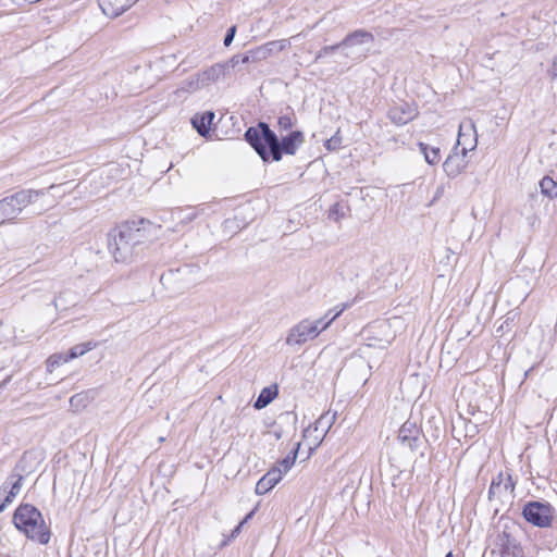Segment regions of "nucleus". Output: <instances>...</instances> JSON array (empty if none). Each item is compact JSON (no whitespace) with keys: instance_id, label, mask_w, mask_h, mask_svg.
<instances>
[{"instance_id":"393cba45","label":"nucleus","mask_w":557,"mask_h":557,"mask_svg":"<svg viewBox=\"0 0 557 557\" xmlns=\"http://www.w3.org/2000/svg\"><path fill=\"white\" fill-rule=\"evenodd\" d=\"M540 187L543 195L553 199L557 197V183L549 176H544L540 181Z\"/></svg>"},{"instance_id":"6e6552de","label":"nucleus","mask_w":557,"mask_h":557,"mask_svg":"<svg viewBox=\"0 0 557 557\" xmlns=\"http://www.w3.org/2000/svg\"><path fill=\"white\" fill-rule=\"evenodd\" d=\"M397 437L401 445L408 447L412 451L419 448L424 442L420 428L416 422L410 420H407L401 425Z\"/></svg>"},{"instance_id":"cd10ccee","label":"nucleus","mask_w":557,"mask_h":557,"mask_svg":"<svg viewBox=\"0 0 557 557\" xmlns=\"http://www.w3.org/2000/svg\"><path fill=\"white\" fill-rule=\"evenodd\" d=\"M296 123L295 113L284 114L277 119V127L280 132L289 131Z\"/></svg>"},{"instance_id":"c9c22d12","label":"nucleus","mask_w":557,"mask_h":557,"mask_svg":"<svg viewBox=\"0 0 557 557\" xmlns=\"http://www.w3.org/2000/svg\"><path fill=\"white\" fill-rule=\"evenodd\" d=\"M15 478V475H12L10 474L7 480L3 482V484L1 485L0 487V495L2 493H7L9 492V490L11 488V480H13Z\"/></svg>"},{"instance_id":"f8f14e48","label":"nucleus","mask_w":557,"mask_h":557,"mask_svg":"<svg viewBox=\"0 0 557 557\" xmlns=\"http://www.w3.org/2000/svg\"><path fill=\"white\" fill-rule=\"evenodd\" d=\"M516 487V482L512 480L510 473L499 472L491 483L488 488V498H493L497 495H502L503 493L512 494Z\"/></svg>"},{"instance_id":"dca6fc26","label":"nucleus","mask_w":557,"mask_h":557,"mask_svg":"<svg viewBox=\"0 0 557 557\" xmlns=\"http://www.w3.org/2000/svg\"><path fill=\"white\" fill-rule=\"evenodd\" d=\"M199 73L201 75V81L203 82L206 87L209 86L211 83L224 78L227 75L226 65H223V63L213 64L212 66Z\"/></svg>"},{"instance_id":"9d476101","label":"nucleus","mask_w":557,"mask_h":557,"mask_svg":"<svg viewBox=\"0 0 557 557\" xmlns=\"http://www.w3.org/2000/svg\"><path fill=\"white\" fill-rule=\"evenodd\" d=\"M467 154L454 147L443 163V170L449 178H455L467 169Z\"/></svg>"},{"instance_id":"473e14b6","label":"nucleus","mask_w":557,"mask_h":557,"mask_svg":"<svg viewBox=\"0 0 557 557\" xmlns=\"http://www.w3.org/2000/svg\"><path fill=\"white\" fill-rule=\"evenodd\" d=\"M342 138L336 134L325 141V148L330 151H334L339 148Z\"/></svg>"},{"instance_id":"f704fd0d","label":"nucleus","mask_w":557,"mask_h":557,"mask_svg":"<svg viewBox=\"0 0 557 557\" xmlns=\"http://www.w3.org/2000/svg\"><path fill=\"white\" fill-rule=\"evenodd\" d=\"M235 34H236V26H231L225 34V37L223 40L224 46L228 47L233 42Z\"/></svg>"},{"instance_id":"7c9ffc66","label":"nucleus","mask_w":557,"mask_h":557,"mask_svg":"<svg viewBox=\"0 0 557 557\" xmlns=\"http://www.w3.org/2000/svg\"><path fill=\"white\" fill-rule=\"evenodd\" d=\"M69 359L66 355L53 354L47 360V370L49 372H52L55 367H59L60 364L65 363Z\"/></svg>"},{"instance_id":"bb28decb","label":"nucleus","mask_w":557,"mask_h":557,"mask_svg":"<svg viewBox=\"0 0 557 557\" xmlns=\"http://www.w3.org/2000/svg\"><path fill=\"white\" fill-rule=\"evenodd\" d=\"M262 60H265V53L259 46V47H256V48L247 51L244 54V59H242V63L243 64L249 63V62L256 63V62H260Z\"/></svg>"},{"instance_id":"e433bc0d","label":"nucleus","mask_w":557,"mask_h":557,"mask_svg":"<svg viewBox=\"0 0 557 557\" xmlns=\"http://www.w3.org/2000/svg\"><path fill=\"white\" fill-rule=\"evenodd\" d=\"M82 400H83V395L76 394L70 398V404H71V406H77L78 404H81Z\"/></svg>"},{"instance_id":"5701e85b","label":"nucleus","mask_w":557,"mask_h":557,"mask_svg":"<svg viewBox=\"0 0 557 557\" xmlns=\"http://www.w3.org/2000/svg\"><path fill=\"white\" fill-rule=\"evenodd\" d=\"M418 147L430 165L437 164L441 161V150L438 147H431L422 141L418 144Z\"/></svg>"},{"instance_id":"b1692460","label":"nucleus","mask_w":557,"mask_h":557,"mask_svg":"<svg viewBox=\"0 0 557 557\" xmlns=\"http://www.w3.org/2000/svg\"><path fill=\"white\" fill-rule=\"evenodd\" d=\"M260 47L265 53V59H268L273 53L281 52L289 48L290 41L288 39L272 40L264 45H261Z\"/></svg>"},{"instance_id":"c756f323","label":"nucleus","mask_w":557,"mask_h":557,"mask_svg":"<svg viewBox=\"0 0 557 557\" xmlns=\"http://www.w3.org/2000/svg\"><path fill=\"white\" fill-rule=\"evenodd\" d=\"M346 305H344L339 310H337L334 314H332L331 319L330 320H325V318H320L315 321H312L313 324H317V329L319 331V334L321 332H323L324 330H326L331 323L342 314V312L346 309Z\"/></svg>"},{"instance_id":"4be33fe9","label":"nucleus","mask_w":557,"mask_h":557,"mask_svg":"<svg viewBox=\"0 0 557 557\" xmlns=\"http://www.w3.org/2000/svg\"><path fill=\"white\" fill-rule=\"evenodd\" d=\"M463 428L465 431V437L473 438L479 433V426L476 423H473L471 420L466 418L462 413H459V417L456 421V424H454V431L457 430V428Z\"/></svg>"},{"instance_id":"4c0bfd02","label":"nucleus","mask_w":557,"mask_h":557,"mask_svg":"<svg viewBox=\"0 0 557 557\" xmlns=\"http://www.w3.org/2000/svg\"><path fill=\"white\" fill-rule=\"evenodd\" d=\"M242 528H243V525L240 523H238V525L235 527V529L232 531L228 540L237 537L242 531Z\"/></svg>"},{"instance_id":"7ed1b4c3","label":"nucleus","mask_w":557,"mask_h":557,"mask_svg":"<svg viewBox=\"0 0 557 557\" xmlns=\"http://www.w3.org/2000/svg\"><path fill=\"white\" fill-rule=\"evenodd\" d=\"M15 528L27 539L39 544H48L51 532L41 512L32 504H20L13 513Z\"/></svg>"},{"instance_id":"58836bf2","label":"nucleus","mask_w":557,"mask_h":557,"mask_svg":"<svg viewBox=\"0 0 557 557\" xmlns=\"http://www.w3.org/2000/svg\"><path fill=\"white\" fill-rule=\"evenodd\" d=\"M552 76L557 78V55L553 60L552 64Z\"/></svg>"},{"instance_id":"f03ea898","label":"nucleus","mask_w":557,"mask_h":557,"mask_svg":"<svg viewBox=\"0 0 557 557\" xmlns=\"http://www.w3.org/2000/svg\"><path fill=\"white\" fill-rule=\"evenodd\" d=\"M153 225L145 219L126 221L108 234V246L116 262H131L150 242Z\"/></svg>"},{"instance_id":"a19ab883","label":"nucleus","mask_w":557,"mask_h":557,"mask_svg":"<svg viewBox=\"0 0 557 557\" xmlns=\"http://www.w3.org/2000/svg\"><path fill=\"white\" fill-rule=\"evenodd\" d=\"M10 380H11V376H8L5 380H3L0 383V389L4 388L7 386V384L10 382Z\"/></svg>"},{"instance_id":"37998d69","label":"nucleus","mask_w":557,"mask_h":557,"mask_svg":"<svg viewBox=\"0 0 557 557\" xmlns=\"http://www.w3.org/2000/svg\"><path fill=\"white\" fill-rule=\"evenodd\" d=\"M338 207H339L338 203L333 205L331 210H330L331 213H336L337 214L338 213Z\"/></svg>"},{"instance_id":"de8ad7c7","label":"nucleus","mask_w":557,"mask_h":557,"mask_svg":"<svg viewBox=\"0 0 557 557\" xmlns=\"http://www.w3.org/2000/svg\"><path fill=\"white\" fill-rule=\"evenodd\" d=\"M445 557H454V556H453V553L449 552V553H447V555Z\"/></svg>"},{"instance_id":"72a5a7b5","label":"nucleus","mask_w":557,"mask_h":557,"mask_svg":"<svg viewBox=\"0 0 557 557\" xmlns=\"http://www.w3.org/2000/svg\"><path fill=\"white\" fill-rule=\"evenodd\" d=\"M242 59H244V54H235L233 55L228 62L223 63V65H226V72H230V69H234L236 65L242 63Z\"/></svg>"},{"instance_id":"0eeeda50","label":"nucleus","mask_w":557,"mask_h":557,"mask_svg":"<svg viewBox=\"0 0 557 557\" xmlns=\"http://www.w3.org/2000/svg\"><path fill=\"white\" fill-rule=\"evenodd\" d=\"M496 546L500 557H523L524 550L520 542L511 534L508 527L497 534Z\"/></svg>"},{"instance_id":"2eb2a0df","label":"nucleus","mask_w":557,"mask_h":557,"mask_svg":"<svg viewBox=\"0 0 557 557\" xmlns=\"http://www.w3.org/2000/svg\"><path fill=\"white\" fill-rule=\"evenodd\" d=\"M98 4L102 13L110 18L117 17L129 9L128 0H98Z\"/></svg>"},{"instance_id":"ea45409f","label":"nucleus","mask_w":557,"mask_h":557,"mask_svg":"<svg viewBox=\"0 0 557 557\" xmlns=\"http://www.w3.org/2000/svg\"><path fill=\"white\" fill-rule=\"evenodd\" d=\"M255 509L251 510L249 513L246 515V517L239 522L242 525H244L245 523H247L255 515Z\"/></svg>"},{"instance_id":"49530a36","label":"nucleus","mask_w":557,"mask_h":557,"mask_svg":"<svg viewBox=\"0 0 557 557\" xmlns=\"http://www.w3.org/2000/svg\"><path fill=\"white\" fill-rule=\"evenodd\" d=\"M467 413L468 414H474V409L469 406L468 409H467Z\"/></svg>"},{"instance_id":"a18cd8bd","label":"nucleus","mask_w":557,"mask_h":557,"mask_svg":"<svg viewBox=\"0 0 557 557\" xmlns=\"http://www.w3.org/2000/svg\"><path fill=\"white\" fill-rule=\"evenodd\" d=\"M332 314V310H329L324 315L323 318H325V320H330L331 319V315Z\"/></svg>"},{"instance_id":"c03bdc74","label":"nucleus","mask_w":557,"mask_h":557,"mask_svg":"<svg viewBox=\"0 0 557 557\" xmlns=\"http://www.w3.org/2000/svg\"><path fill=\"white\" fill-rule=\"evenodd\" d=\"M332 314V310H329L324 315L323 318H325V320H330L331 319V315Z\"/></svg>"},{"instance_id":"6ab92c4d","label":"nucleus","mask_w":557,"mask_h":557,"mask_svg":"<svg viewBox=\"0 0 557 557\" xmlns=\"http://www.w3.org/2000/svg\"><path fill=\"white\" fill-rule=\"evenodd\" d=\"M336 420V412H325L314 422V431L320 432L321 440L327 434Z\"/></svg>"},{"instance_id":"a211bd4d","label":"nucleus","mask_w":557,"mask_h":557,"mask_svg":"<svg viewBox=\"0 0 557 557\" xmlns=\"http://www.w3.org/2000/svg\"><path fill=\"white\" fill-rule=\"evenodd\" d=\"M278 394L276 385L264 387L257 397L253 407L258 410L265 408Z\"/></svg>"},{"instance_id":"9b49d317","label":"nucleus","mask_w":557,"mask_h":557,"mask_svg":"<svg viewBox=\"0 0 557 557\" xmlns=\"http://www.w3.org/2000/svg\"><path fill=\"white\" fill-rule=\"evenodd\" d=\"M417 115V107L407 102L392 107L387 113L388 119L396 125H405L416 119Z\"/></svg>"},{"instance_id":"c85d7f7f","label":"nucleus","mask_w":557,"mask_h":557,"mask_svg":"<svg viewBox=\"0 0 557 557\" xmlns=\"http://www.w3.org/2000/svg\"><path fill=\"white\" fill-rule=\"evenodd\" d=\"M299 446L300 444L298 443L296 445V448L293 449L285 458H283L278 463L281 467H283L282 471H283V475L288 472L290 470V468L294 466L295 461H296V458H297V454H298V449H299Z\"/></svg>"},{"instance_id":"4468645a","label":"nucleus","mask_w":557,"mask_h":557,"mask_svg":"<svg viewBox=\"0 0 557 557\" xmlns=\"http://www.w3.org/2000/svg\"><path fill=\"white\" fill-rule=\"evenodd\" d=\"M374 36L372 33L366 29H357L346 35V37L339 42L342 48H351L355 46L373 44Z\"/></svg>"},{"instance_id":"79ce46f5","label":"nucleus","mask_w":557,"mask_h":557,"mask_svg":"<svg viewBox=\"0 0 557 557\" xmlns=\"http://www.w3.org/2000/svg\"><path fill=\"white\" fill-rule=\"evenodd\" d=\"M10 380H11V376H8L5 380H3L0 383V389L4 388L7 386V384L10 382Z\"/></svg>"},{"instance_id":"412c9836","label":"nucleus","mask_w":557,"mask_h":557,"mask_svg":"<svg viewBox=\"0 0 557 557\" xmlns=\"http://www.w3.org/2000/svg\"><path fill=\"white\" fill-rule=\"evenodd\" d=\"M205 84L203 82L201 81V75L200 73H197L196 75L194 76H190L188 77L187 79H185L181 87L176 90V94H181V92H195L199 89H202L205 88Z\"/></svg>"},{"instance_id":"aec40b11","label":"nucleus","mask_w":557,"mask_h":557,"mask_svg":"<svg viewBox=\"0 0 557 557\" xmlns=\"http://www.w3.org/2000/svg\"><path fill=\"white\" fill-rule=\"evenodd\" d=\"M12 475H15L13 480H11V488L8 492V495L3 499V502L0 504V512H2L5 507L12 503L13 498L20 493L23 484V475L12 473Z\"/></svg>"},{"instance_id":"1a4fd4ad","label":"nucleus","mask_w":557,"mask_h":557,"mask_svg":"<svg viewBox=\"0 0 557 557\" xmlns=\"http://www.w3.org/2000/svg\"><path fill=\"white\" fill-rule=\"evenodd\" d=\"M478 144L475 125L472 121L461 123L458 129L457 143L454 147H458L463 154L475 149Z\"/></svg>"},{"instance_id":"20e7f679","label":"nucleus","mask_w":557,"mask_h":557,"mask_svg":"<svg viewBox=\"0 0 557 557\" xmlns=\"http://www.w3.org/2000/svg\"><path fill=\"white\" fill-rule=\"evenodd\" d=\"M45 190L22 189L0 200V225L14 221L28 205L44 196Z\"/></svg>"},{"instance_id":"a878e982","label":"nucleus","mask_w":557,"mask_h":557,"mask_svg":"<svg viewBox=\"0 0 557 557\" xmlns=\"http://www.w3.org/2000/svg\"><path fill=\"white\" fill-rule=\"evenodd\" d=\"M94 347H95V345L91 342L75 345L69 350V352L66 354V357L70 361L72 359H75L77 357L85 355L87 351L91 350Z\"/></svg>"},{"instance_id":"f257e3e1","label":"nucleus","mask_w":557,"mask_h":557,"mask_svg":"<svg viewBox=\"0 0 557 557\" xmlns=\"http://www.w3.org/2000/svg\"><path fill=\"white\" fill-rule=\"evenodd\" d=\"M244 137L263 162L281 161L283 153L294 156L305 143V135L301 131H292L280 140L265 122H259L257 126L248 127Z\"/></svg>"},{"instance_id":"423d86ee","label":"nucleus","mask_w":557,"mask_h":557,"mask_svg":"<svg viewBox=\"0 0 557 557\" xmlns=\"http://www.w3.org/2000/svg\"><path fill=\"white\" fill-rule=\"evenodd\" d=\"M318 336L319 331L317 324H313L309 319H304L289 330L285 342L289 346H296L302 345Z\"/></svg>"},{"instance_id":"2f4dec72","label":"nucleus","mask_w":557,"mask_h":557,"mask_svg":"<svg viewBox=\"0 0 557 557\" xmlns=\"http://www.w3.org/2000/svg\"><path fill=\"white\" fill-rule=\"evenodd\" d=\"M341 44L337 42L335 45H331V46H325L323 47L322 49H320L315 57H314V63L319 62L322 58L326 57V55H330L332 54L333 52L337 51L338 49H341Z\"/></svg>"},{"instance_id":"ddd939ff","label":"nucleus","mask_w":557,"mask_h":557,"mask_svg":"<svg viewBox=\"0 0 557 557\" xmlns=\"http://www.w3.org/2000/svg\"><path fill=\"white\" fill-rule=\"evenodd\" d=\"M283 478L281 467L271 468L256 484V494L264 495L270 492Z\"/></svg>"},{"instance_id":"39448f33","label":"nucleus","mask_w":557,"mask_h":557,"mask_svg":"<svg viewBox=\"0 0 557 557\" xmlns=\"http://www.w3.org/2000/svg\"><path fill=\"white\" fill-rule=\"evenodd\" d=\"M521 516L531 525L539 529H549L556 518V510L545 500H529L522 506Z\"/></svg>"},{"instance_id":"f3484780","label":"nucleus","mask_w":557,"mask_h":557,"mask_svg":"<svg viewBox=\"0 0 557 557\" xmlns=\"http://www.w3.org/2000/svg\"><path fill=\"white\" fill-rule=\"evenodd\" d=\"M214 116L212 111H206L201 114H195L191 119V124L200 136L205 137L209 134Z\"/></svg>"}]
</instances>
